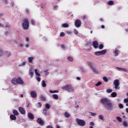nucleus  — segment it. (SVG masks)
I'll return each instance as SVG.
<instances>
[{
    "label": "nucleus",
    "mask_w": 128,
    "mask_h": 128,
    "mask_svg": "<svg viewBox=\"0 0 128 128\" xmlns=\"http://www.w3.org/2000/svg\"><path fill=\"white\" fill-rule=\"evenodd\" d=\"M42 114H44V116H50V112L48 110V109H46V108H44L42 110Z\"/></svg>",
    "instance_id": "9"
},
{
    "label": "nucleus",
    "mask_w": 128,
    "mask_h": 128,
    "mask_svg": "<svg viewBox=\"0 0 128 128\" xmlns=\"http://www.w3.org/2000/svg\"><path fill=\"white\" fill-rule=\"evenodd\" d=\"M107 4H108V6H114V2L112 0H110L107 2Z\"/></svg>",
    "instance_id": "20"
},
{
    "label": "nucleus",
    "mask_w": 128,
    "mask_h": 128,
    "mask_svg": "<svg viewBox=\"0 0 128 128\" xmlns=\"http://www.w3.org/2000/svg\"><path fill=\"white\" fill-rule=\"evenodd\" d=\"M6 56H12V53H10V52H6Z\"/></svg>",
    "instance_id": "39"
},
{
    "label": "nucleus",
    "mask_w": 128,
    "mask_h": 128,
    "mask_svg": "<svg viewBox=\"0 0 128 128\" xmlns=\"http://www.w3.org/2000/svg\"><path fill=\"white\" fill-rule=\"evenodd\" d=\"M36 78L38 82H40V78L37 76Z\"/></svg>",
    "instance_id": "55"
},
{
    "label": "nucleus",
    "mask_w": 128,
    "mask_h": 128,
    "mask_svg": "<svg viewBox=\"0 0 128 128\" xmlns=\"http://www.w3.org/2000/svg\"><path fill=\"white\" fill-rule=\"evenodd\" d=\"M45 108H46L48 110H50V104H45Z\"/></svg>",
    "instance_id": "28"
},
{
    "label": "nucleus",
    "mask_w": 128,
    "mask_h": 128,
    "mask_svg": "<svg viewBox=\"0 0 128 128\" xmlns=\"http://www.w3.org/2000/svg\"><path fill=\"white\" fill-rule=\"evenodd\" d=\"M49 92H50V94H56V92H58V90H54V91L50 90Z\"/></svg>",
    "instance_id": "37"
},
{
    "label": "nucleus",
    "mask_w": 128,
    "mask_h": 128,
    "mask_svg": "<svg viewBox=\"0 0 128 128\" xmlns=\"http://www.w3.org/2000/svg\"><path fill=\"white\" fill-rule=\"evenodd\" d=\"M10 120H16V116L15 115L11 114V115L10 116Z\"/></svg>",
    "instance_id": "18"
},
{
    "label": "nucleus",
    "mask_w": 128,
    "mask_h": 128,
    "mask_svg": "<svg viewBox=\"0 0 128 128\" xmlns=\"http://www.w3.org/2000/svg\"><path fill=\"white\" fill-rule=\"evenodd\" d=\"M90 126H94V122H90Z\"/></svg>",
    "instance_id": "48"
},
{
    "label": "nucleus",
    "mask_w": 128,
    "mask_h": 128,
    "mask_svg": "<svg viewBox=\"0 0 128 128\" xmlns=\"http://www.w3.org/2000/svg\"><path fill=\"white\" fill-rule=\"evenodd\" d=\"M90 114L91 116H96V114L94 112H90Z\"/></svg>",
    "instance_id": "54"
},
{
    "label": "nucleus",
    "mask_w": 128,
    "mask_h": 128,
    "mask_svg": "<svg viewBox=\"0 0 128 128\" xmlns=\"http://www.w3.org/2000/svg\"><path fill=\"white\" fill-rule=\"evenodd\" d=\"M12 113L14 114V116H18V112L16 110H14Z\"/></svg>",
    "instance_id": "23"
},
{
    "label": "nucleus",
    "mask_w": 128,
    "mask_h": 128,
    "mask_svg": "<svg viewBox=\"0 0 128 128\" xmlns=\"http://www.w3.org/2000/svg\"><path fill=\"white\" fill-rule=\"evenodd\" d=\"M26 62H22V63H21L20 64H18V66L20 67V66H26Z\"/></svg>",
    "instance_id": "31"
},
{
    "label": "nucleus",
    "mask_w": 128,
    "mask_h": 128,
    "mask_svg": "<svg viewBox=\"0 0 128 128\" xmlns=\"http://www.w3.org/2000/svg\"><path fill=\"white\" fill-rule=\"evenodd\" d=\"M120 52V50H118L117 48L115 49V50L114 52V54H115L114 56H118V53Z\"/></svg>",
    "instance_id": "21"
},
{
    "label": "nucleus",
    "mask_w": 128,
    "mask_h": 128,
    "mask_svg": "<svg viewBox=\"0 0 128 128\" xmlns=\"http://www.w3.org/2000/svg\"><path fill=\"white\" fill-rule=\"evenodd\" d=\"M116 118L117 120H118L120 122H122V118L120 117L117 116Z\"/></svg>",
    "instance_id": "36"
},
{
    "label": "nucleus",
    "mask_w": 128,
    "mask_h": 128,
    "mask_svg": "<svg viewBox=\"0 0 128 128\" xmlns=\"http://www.w3.org/2000/svg\"><path fill=\"white\" fill-rule=\"evenodd\" d=\"M31 22H32V24L33 26L34 24H36V22H34V20H32Z\"/></svg>",
    "instance_id": "56"
},
{
    "label": "nucleus",
    "mask_w": 128,
    "mask_h": 128,
    "mask_svg": "<svg viewBox=\"0 0 128 128\" xmlns=\"http://www.w3.org/2000/svg\"><path fill=\"white\" fill-rule=\"evenodd\" d=\"M101 103L103 104V108L106 110H114V108H116L114 104L112 102V100H110L108 98H104L100 100Z\"/></svg>",
    "instance_id": "1"
},
{
    "label": "nucleus",
    "mask_w": 128,
    "mask_h": 128,
    "mask_svg": "<svg viewBox=\"0 0 128 128\" xmlns=\"http://www.w3.org/2000/svg\"><path fill=\"white\" fill-rule=\"evenodd\" d=\"M118 96V94H116V92H112L111 94V96L112 98H116V96Z\"/></svg>",
    "instance_id": "27"
},
{
    "label": "nucleus",
    "mask_w": 128,
    "mask_h": 128,
    "mask_svg": "<svg viewBox=\"0 0 128 128\" xmlns=\"http://www.w3.org/2000/svg\"><path fill=\"white\" fill-rule=\"evenodd\" d=\"M34 57H29L28 58V61L30 64H32V62L34 61Z\"/></svg>",
    "instance_id": "19"
},
{
    "label": "nucleus",
    "mask_w": 128,
    "mask_h": 128,
    "mask_svg": "<svg viewBox=\"0 0 128 128\" xmlns=\"http://www.w3.org/2000/svg\"><path fill=\"white\" fill-rule=\"evenodd\" d=\"M124 102L127 104L128 102V97L124 99Z\"/></svg>",
    "instance_id": "49"
},
{
    "label": "nucleus",
    "mask_w": 128,
    "mask_h": 128,
    "mask_svg": "<svg viewBox=\"0 0 128 128\" xmlns=\"http://www.w3.org/2000/svg\"><path fill=\"white\" fill-rule=\"evenodd\" d=\"M118 106H119L120 108H124V104H118Z\"/></svg>",
    "instance_id": "46"
},
{
    "label": "nucleus",
    "mask_w": 128,
    "mask_h": 128,
    "mask_svg": "<svg viewBox=\"0 0 128 128\" xmlns=\"http://www.w3.org/2000/svg\"><path fill=\"white\" fill-rule=\"evenodd\" d=\"M80 70L82 74H84L85 72H86V69H84V68L82 67L80 68Z\"/></svg>",
    "instance_id": "29"
},
{
    "label": "nucleus",
    "mask_w": 128,
    "mask_h": 128,
    "mask_svg": "<svg viewBox=\"0 0 128 128\" xmlns=\"http://www.w3.org/2000/svg\"><path fill=\"white\" fill-rule=\"evenodd\" d=\"M98 118H100V120H104V118L103 116L100 115Z\"/></svg>",
    "instance_id": "35"
},
{
    "label": "nucleus",
    "mask_w": 128,
    "mask_h": 128,
    "mask_svg": "<svg viewBox=\"0 0 128 128\" xmlns=\"http://www.w3.org/2000/svg\"><path fill=\"white\" fill-rule=\"evenodd\" d=\"M103 80L106 82H108V79L106 76L103 77Z\"/></svg>",
    "instance_id": "38"
},
{
    "label": "nucleus",
    "mask_w": 128,
    "mask_h": 128,
    "mask_svg": "<svg viewBox=\"0 0 128 128\" xmlns=\"http://www.w3.org/2000/svg\"><path fill=\"white\" fill-rule=\"evenodd\" d=\"M8 34H10V32L8 31H6L4 32V34L5 36H8Z\"/></svg>",
    "instance_id": "51"
},
{
    "label": "nucleus",
    "mask_w": 128,
    "mask_h": 128,
    "mask_svg": "<svg viewBox=\"0 0 128 128\" xmlns=\"http://www.w3.org/2000/svg\"><path fill=\"white\" fill-rule=\"evenodd\" d=\"M123 126H125V128H128V122H126L124 121L123 122Z\"/></svg>",
    "instance_id": "34"
},
{
    "label": "nucleus",
    "mask_w": 128,
    "mask_h": 128,
    "mask_svg": "<svg viewBox=\"0 0 128 128\" xmlns=\"http://www.w3.org/2000/svg\"><path fill=\"white\" fill-rule=\"evenodd\" d=\"M62 90H66L68 92H74V87L70 84H68L62 88Z\"/></svg>",
    "instance_id": "3"
},
{
    "label": "nucleus",
    "mask_w": 128,
    "mask_h": 128,
    "mask_svg": "<svg viewBox=\"0 0 128 128\" xmlns=\"http://www.w3.org/2000/svg\"><path fill=\"white\" fill-rule=\"evenodd\" d=\"M34 72H35V74H36V76H40V73H38V69L34 70Z\"/></svg>",
    "instance_id": "32"
},
{
    "label": "nucleus",
    "mask_w": 128,
    "mask_h": 128,
    "mask_svg": "<svg viewBox=\"0 0 128 128\" xmlns=\"http://www.w3.org/2000/svg\"><path fill=\"white\" fill-rule=\"evenodd\" d=\"M37 122H38V124H40L41 126H44V120H42L41 118H38L37 120Z\"/></svg>",
    "instance_id": "15"
},
{
    "label": "nucleus",
    "mask_w": 128,
    "mask_h": 128,
    "mask_svg": "<svg viewBox=\"0 0 128 128\" xmlns=\"http://www.w3.org/2000/svg\"><path fill=\"white\" fill-rule=\"evenodd\" d=\"M30 94L33 98H36V93L34 91H31Z\"/></svg>",
    "instance_id": "12"
},
{
    "label": "nucleus",
    "mask_w": 128,
    "mask_h": 128,
    "mask_svg": "<svg viewBox=\"0 0 128 128\" xmlns=\"http://www.w3.org/2000/svg\"><path fill=\"white\" fill-rule=\"evenodd\" d=\"M8 0H4V2L6 4H8Z\"/></svg>",
    "instance_id": "61"
},
{
    "label": "nucleus",
    "mask_w": 128,
    "mask_h": 128,
    "mask_svg": "<svg viewBox=\"0 0 128 128\" xmlns=\"http://www.w3.org/2000/svg\"><path fill=\"white\" fill-rule=\"evenodd\" d=\"M25 46H26V48H28L30 46V44H25Z\"/></svg>",
    "instance_id": "59"
},
{
    "label": "nucleus",
    "mask_w": 128,
    "mask_h": 128,
    "mask_svg": "<svg viewBox=\"0 0 128 128\" xmlns=\"http://www.w3.org/2000/svg\"><path fill=\"white\" fill-rule=\"evenodd\" d=\"M114 86L115 90H120V80H115L114 82Z\"/></svg>",
    "instance_id": "6"
},
{
    "label": "nucleus",
    "mask_w": 128,
    "mask_h": 128,
    "mask_svg": "<svg viewBox=\"0 0 128 128\" xmlns=\"http://www.w3.org/2000/svg\"><path fill=\"white\" fill-rule=\"evenodd\" d=\"M28 116L30 120H34V116L31 112H28Z\"/></svg>",
    "instance_id": "14"
},
{
    "label": "nucleus",
    "mask_w": 128,
    "mask_h": 128,
    "mask_svg": "<svg viewBox=\"0 0 128 128\" xmlns=\"http://www.w3.org/2000/svg\"><path fill=\"white\" fill-rule=\"evenodd\" d=\"M106 92L108 94H110V92H112V90L108 89L106 90Z\"/></svg>",
    "instance_id": "45"
},
{
    "label": "nucleus",
    "mask_w": 128,
    "mask_h": 128,
    "mask_svg": "<svg viewBox=\"0 0 128 128\" xmlns=\"http://www.w3.org/2000/svg\"><path fill=\"white\" fill-rule=\"evenodd\" d=\"M62 28H68L70 25L66 23H64L62 24Z\"/></svg>",
    "instance_id": "30"
},
{
    "label": "nucleus",
    "mask_w": 128,
    "mask_h": 128,
    "mask_svg": "<svg viewBox=\"0 0 128 128\" xmlns=\"http://www.w3.org/2000/svg\"><path fill=\"white\" fill-rule=\"evenodd\" d=\"M40 100H44V102H45V100H46V96H44V95L40 96Z\"/></svg>",
    "instance_id": "22"
},
{
    "label": "nucleus",
    "mask_w": 128,
    "mask_h": 128,
    "mask_svg": "<svg viewBox=\"0 0 128 128\" xmlns=\"http://www.w3.org/2000/svg\"><path fill=\"white\" fill-rule=\"evenodd\" d=\"M67 59L68 60H70V62H72V60H74V58L70 56L68 57Z\"/></svg>",
    "instance_id": "41"
},
{
    "label": "nucleus",
    "mask_w": 128,
    "mask_h": 128,
    "mask_svg": "<svg viewBox=\"0 0 128 128\" xmlns=\"http://www.w3.org/2000/svg\"><path fill=\"white\" fill-rule=\"evenodd\" d=\"M28 75L30 76V78H32V76H34V72L32 71V68H30Z\"/></svg>",
    "instance_id": "17"
},
{
    "label": "nucleus",
    "mask_w": 128,
    "mask_h": 128,
    "mask_svg": "<svg viewBox=\"0 0 128 128\" xmlns=\"http://www.w3.org/2000/svg\"><path fill=\"white\" fill-rule=\"evenodd\" d=\"M102 84L101 82H98L96 84V86H100Z\"/></svg>",
    "instance_id": "43"
},
{
    "label": "nucleus",
    "mask_w": 128,
    "mask_h": 128,
    "mask_svg": "<svg viewBox=\"0 0 128 128\" xmlns=\"http://www.w3.org/2000/svg\"><path fill=\"white\" fill-rule=\"evenodd\" d=\"M87 64L90 66L92 72H93L94 74H98V71L96 70V65L90 62H88Z\"/></svg>",
    "instance_id": "5"
},
{
    "label": "nucleus",
    "mask_w": 128,
    "mask_h": 128,
    "mask_svg": "<svg viewBox=\"0 0 128 128\" xmlns=\"http://www.w3.org/2000/svg\"><path fill=\"white\" fill-rule=\"evenodd\" d=\"M18 110L22 114H26V110H24V109L22 107L19 108Z\"/></svg>",
    "instance_id": "16"
},
{
    "label": "nucleus",
    "mask_w": 128,
    "mask_h": 128,
    "mask_svg": "<svg viewBox=\"0 0 128 128\" xmlns=\"http://www.w3.org/2000/svg\"><path fill=\"white\" fill-rule=\"evenodd\" d=\"M65 36V34H64V32H62L60 34V36Z\"/></svg>",
    "instance_id": "53"
},
{
    "label": "nucleus",
    "mask_w": 128,
    "mask_h": 128,
    "mask_svg": "<svg viewBox=\"0 0 128 128\" xmlns=\"http://www.w3.org/2000/svg\"><path fill=\"white\" fill-rule=\"evenodd\" d=\"M46 128H52V127L50 126H48Z\"/></svg>",
    "instance_id": "63"
},
{
    "label": "nucleus",
    "mask_w": 128,
    "mask_h": 128,
    "mask_svg": "<svg viewBox=\"0 0 128 128\" xmlns=\"http://www.w3.org/2000/svg\"><path fill=\"white\" fill-rule=\"evenodd\" d=\"M116 68L118 70H119L120 72H128V70L124 68H122L120 67H116Z\"/></svg>",
    "instance_id": "11"
},
{
    "label": "nucleus",
    "mask_w": 128,
    "mask_h": 128,
    "mask_svg": "<svg viewBox=\"0 0 128 128\" xmlns=\"http://www.w3.org/2000/svg\"><path fill=\"white\" fill-rule=\"evenodd\" d=\"M61 48H63L64 50H66V46H64V44H62V45H61Z\"/></svg>",
    "instance_id": "50"
},
{
    "label": "nucleus",
    "mask_w": 128,
    "mask_h": 128,
    "mask_svg": "<svg viewBox=\"0 0 128 128\" xmlns=\"http://www.w3.org/2000/svg\"><path fill=\"white\" fill-rule=\"evenodd\" d=\"M12 82L14 86H18V84H24V82L20 78H13L12 80Z\"/></svg>",
    "instance_id": "2"
},
{
    "label": "nucleus",
    "mask_w": 128,
    "mask_h": 128,
    "mask_svg": "<svg viewBox=\"0 0 128 128\" xmlns=\"http://www.w3.org/2000/svg\"><path fill=\"white\" fill-rule=\"evenodd\" d=\"M93 46L94 48H98V41H94L93 42Z\"/></svg>",
    "instance_id": "13"
},
{
    "label": "nucleus",
    "mask_w": 128,
    "mask_h": 128,
    "mask_svg": "<svg viewBox=\"0 0 128 128\" xmlns=\"http://www.w3.org/2000/svg\"><path fill=\"white\" fill-rule=\"evenodd\" d=\"M106 54V50L95 52L96 56H102L104 54Z\"/></svg>",
    "instance_id": "8"
},
{
    "label": "nucleus",
    "mask_w": 128,
    "mask_h": 128,
    "mask_svg": "<svg viewBox=\"0 0 128 128\" xmlns=\"http://www.w3.org/2000/svg\"><path fill=\"white\" fill-rule=\"evenodd\" d=\"M42 86L43 88H46V81H44V80L42 81Z\"/></svg>",
    "instance_id": "26"
},
{
    "label": "nucleus",
    "mask_w": 128,
    "mask_h": 128,
    "mask_svg": "<svg viewBox=\"0 0 128 128\" xmlns=\"http://www.w3.org/2000/svg\"><path fill=\"white\" fill-rule=\"evenodd\" d=\"M75 26L76 28H80V26H82V22H80V20H76L75 22Z\"/></svg>",
    "instance_id": "10"
},
{
    "label": "nucleus",
    "mask_w": 128,
    "mask_h": 128,
    "mask_svg": "<svg viewBox=\"0 0 128 128\" xmlns=\"http://www.w3.org/2000/svg\"><path fill=\"white\" fill-rule=\"evenodd\" d=\"M38 106H39V108H42V103L38 102Z\"/></svg>",
    "instance_id": "58"
},
{
    "label": "nucleus",
    "mask_w": 128,
    "mask_h": 128,
    "mask_svg": "<svg viewBox=\"0 0 128 128\" xmlns=\"http://www.w3.org/2000/svg\"><path fill=\"white\" fill-rule=\"evenodd\" d=\"M4 54V50H2V49L0 48V56H2Z\"/></svg>",
    "instance_id": "40"
},
{
    "label": "nucleus",
    "mask_w": 128,
    "mask_h": 128,
    "mask_svg": "<svg viewBox=\"0 0 128 128\" xmlns=\"http://www.w3.org/2000/svg\"><path fill=\"white\" fill-rule=\"evenodd\" d=\"M52 98H54L55 100H58V94H54L52 95Z\"/></svg>",
    "instance_id": "33"
},
{
    "label": "nucleus",
    "mask_w": 128,
    "mask_h": 128,
    "mask_svg": "<svg viewBox=\"0 0 128 128\" xmlns=\"http://www.w3.org/2000/svg\"><path fill=\"white\" fill-rule=\"evenodd\" d=\"M23 30H28V26H30V23H28V20L26 18H24L22 24Z\"/></svg>",
    "instance_id": "4"
},
{
    "label": "nucleus",
    "mask_w": 128,
    "mask_h": 128,
    "mask_svg": "<svg viewBox=\"0 0 128 128\" xmlns=\"http://www.w3.org/2000/svg\"><path fill=\"white\" fill-rule=\"evenodd\" d=\"M66 33L68 34H72V32L70 31H68Z\"/></svg>",
    "instance_id": "57"
},
{
    "label": "nucleus",
    "mask_w": 128,
    "mask_h": 128,
    "mask_svg": "<svg viewBox=\"0 0 128 128\" xmlns=\"http://www.w3.org/2000/svg\"><path fill=\"white\" fill-rule=\"evenodd\" d=\"M19 46L20 48H23L24 47V44H22V43H19Z\"/></svg>",
    "instance_id": "52"
},
{
    "label": "nucleus",
    "mask_w": 128,
    "mask_h": 128,
    "mask_svg": "<svg viewBox=\"0 0 128 128\" xmlns=\"http://www.w3.org/2000/svg\"><path fill=\"white\" fill-rule=\"evenodd\" d=\"M86 16H83V19L84 20H86Z\"/></svg>",
    "instance_id": "62"
},
{
    "label": "nucleus",
    "mask_w": 128,
    "mask_h": 128,
    "mask_svg": "<svg viewBox=\"0 0 128 128\" xmlns=\"http://www.w3.org/2000/svg\"><path fill=\"white\" fill-rule=\"evenodd\" d=\"M126 112L128 114V108H126Z\"/></svg>",
    "instance_id": "64"
},
{
    "label": "nucleus",
    "mask_w": 128,
    "mask_h": 128,
    "mask_svg": "<svg viewBox=\"0 0 128 128\" xmlns=\"http://www.w3.org/2000/svg\"><path fill=\"white\" fill-rule=\"evenodd\" d=\"M64 116L65 118H70V114H68V112H65L64 113Z\"/></svg>",
    "instance_id": "25"
},
{
    "label": "nucleus",
    "mask_w": 128,
    "mask_h": 128,
    "mask_svg": "<svg viewBox=\"0 0 128 128\" xmlns=\"http://www.w3.org/2000/svg\"><path fill=\"white\" fill-rule=\"evenodd\" d=\"M74 34H76V35L78 34V32L76 29H74Z\"/></svg>",
    "instance_id": "47"
},
{
    "label": "nucleus",
    "mask_w": 128,
    "mask_h": 128,
    "mask_svg": "<svg viewBox=\"0 0 128 128\" xmlns=\"http://www.w3.org/2000/svg\"><path fill=\"white\" fill-rule=\"evenodd\" d=\"M28 40H30V39L28 38V37H26V42H28Z\"/></svg>",
    "instance_id": "60"
},
{
    "label": "nucleus",
    "mask_w": 128,
    "mask_h": 128,
    "mask_svg": "<svg viewBox=\"0 0 128 128\" xmlns=\"http://www.w3.org/2000/svg\"><path fill=\"white\" fill-rule=\"evenodd\" d=\"M100 50H102L104 48V44H100L98 47Z\"/></svg>",
    "instance_id": "42"
},
{
    "label": "nucleus",
    "mask_w": 128,
    "mask_h": 128,
    "mask_svg": "<svg viewBox=\"0 0 128 128\" xmlns=\"http://www.w3.org/2000/svg\"><path fill=\"white\" fill-rule=\"evenodd\" d=\"M50 70L46 69V70L44 71V73L45 76H48L50 74Z\"/></svg>",
    "instance_id": "24"
},
{
    "label": "nucleus",
    "mask_w": 128,
    "mask_h": 128,
    "mask_svg": "<svg viewBox=\"0 0 128 128\" xmlns=\"http://www.w3.org/2000/svg\"><path fill=\"white\" fill-rule=\"evenodd\" d=\"M76 122L80 126H86V122L82 120L76 119Z\"/></svg>",
    "instance_id": "7"
},
{
    "label": "nucleus",
    "mask_w": 128,
    "mask_h": 128,
    "mask_svg": "<svg viewBox=\"0 0 128 128\" xmlns=\"http://www.w3.org/2000/svg\"><path fill=\"white\" fill-rule=\"evenodd\" d=\"M10 27V24H6L5 26H4V28H8Z\"/></svg>",
    "instance_id": "44"
}]
</instances>
